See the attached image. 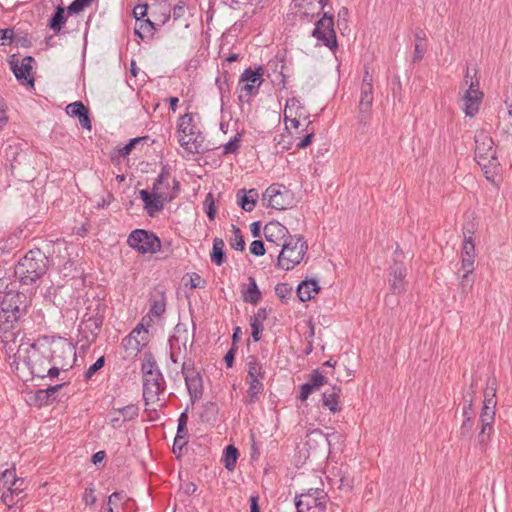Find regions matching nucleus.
I'll return each mask as SVG.
<instances>
[{"label": "nucleus", "instance_id": "1", "mask_svg": "<svg viewBox=\"0 0 512 512\" xmlns=\"http://www.w3.org/2000/svg\"><path fill=\"white\" fill-rule=\"evenodd\" d=\"M51 260L40 248L29 250L15 266V276L22 285L36 284L48 271Z\"/></svg>", "mask_w": 512, "mask_h": 512}, {"label": "nucleus", "instance_id": "2", "mask_svg": "<svg viewBox=\"0 0 512 512\" xmlns=\"http://www.w3.org/2000/svg\"><path fill=\"white\" fill-rule=\"evenodd\" d=\"M143 377V399L145 405L159 400V395L166 390V382L155 357L151 352L144 353L141 365Z\"/></svg>", "mask_w": 512, "mask_h": 512}, {"label": "nucleus", "instance_id": "3", "mask_svg": "<svg viewBox=\"0 0 512 512\" xmlns=\"http://www.w3.org/2000/svg\"><path fill=\"white\" fill-rule=\"evenodd\" d=\"M168 178H170V167L163 165L161 172L153 183L152 191L146 189L139 191V196L144 203V210L150 217H155L164 209L165 202H170L175 198V194H169L161 188V185Z\"/></svg>", "mask_w": 512, "mask_h": 512}, {"label": "nucleus", "instance_id": "4", "mask_svg": "<svg viewBox=\"0 0 512 512\" xmlns=\"http://www.w3.org/2000/svg\"><path fill=\"white\" fill-rule=\"evenodd\" d=\"M247 376L245 382L248 385L246 396L243 402L246 404H254L260 400V396L264 392L263 379L265 378V370L258 357L249 355L246 360Z\"/></svg>", "mask_w": 512, "mask_h": 512}, {"label": "nucleus", "instance_id": "5", "mask_svg": "<svg viewBox=\"0 0 512 512\" xmlns=\"http://www.w3.org/2000/svg\"><path fill=\"white\" fill-rule=\"evenodd\" d=\"M282 249L277 257V266L286 271L292 270L304 258L308 245L302 236H288L281 244Z\"/></svg>", "mask_w": 512, "mask_h": 512}, {"label": "nucleus", "instance_id": "6", "mask_svg": "<svg viewBox=\"0 0 512 512\" xmlns=\"http://www.w3.org/2000/svg\"><path fill=\"white\" fill-rule=\"evenodd\" d=\"M127 244L139 254H155L161 250V240L152 231L145 229L133 230L127 238Z\"/></svg>", "mask_w": 512, "mask_h": 512}, {"label": "nucleus", "instance_id": "7", "mask_svg": "<svg viewBox=\"0 0 512 512\" xmlns=\"http://www.w3.org/2000/svg\"><path fill=\"white\" fill-rule=\"evenodd\" d=\"M57 357V350H48L45 353L40 351L35 344H32L24 357V363L34 377L45 378L46 369Z\"/></svg>", "mask_w": 512, "mask_h": 512}, {"label": "nucleus", "instance_id": "8", "mask_svg": "<svg viewBox=\"0 0 512 512\" xmlns=\"http://www.w3.org/2000/svg\"><path fill=\"white\" fill-rule=\"evenodd\" d=\"M312 36L316 38L322 45L328 47L331 51L338 48V41L334 29V16L330 12H323L312 31Z\"/></svg>", "mask_w": 512, "mask_h": 512}, {"label": "nucleus", "instance_id": "9", "mask_svg": "<svg viewBox=\"0 0 512 512\" xmlns=\"http://www.w3.org/2000/svg\"><path fill=\"white\" fill-rule=\"evenodd\" d=\"M327 494L322 489H309L296 497L297 512H321L325 509Z\"/></svg>", "mask_w": 512, "mask_h": 512}, {"label": "nucleus", "instance_id": "10", "mask_svg": "<svg viewBox=\"0 0 512 512\" xmlns=\"http://www.w3.org/2000/svg\"><path fill=\"white\" fill-rule=\"evenodd\" d=\"M263 199H268V206L284 210L291 206L293 193L284 185L273 183L263 193Z\"/></svg>", "mask_w": 512, "mask_h": 512}, {"label": "nucleus", "instance_id": "11", "mask_svg": "<svg viewBox=\"0 0 512 512\" xmlns=\"http://www.w3.org/2000/svg\"><path fill=\"white\" fill-rule=\"evenodd\" d=\"M475 160L479 166H485L487 161L497 160L494 141L485 131H477L475 136Z\"/></svg>", "mask_w": 512, "mask_h": 512}, {"label": "nucleus", "instance_id": "12", "mask_svg": "<svg viewBox=\"0 0 512 512\" xmlns=\"http://www.w3.org/2000/svg\"><path fill=\"white\" fill-rule=\"evenodd\" d=\"M25 295L16 291H0V308L8 311L11 315L21 318L27 313Z\"/></svg>", "mask_w": 512, "mask_h": 512}, {"label": "nucleus", "instance_id": "13", "mask_svg": "<svg viewBox=\"0 0 512 512\" xmlns=\"http://www.w3.org/2000/svg\"><path fill=\"white\" fill-rule=\"evenodd\" d=\"M105 311L106 306L97 302L94 307H87V312L83 316L82 324L84 325V329L91 333L93 340H95L100 333L105 318Z\"/></svg>", "mask_w": 512, "mask_h": 512}, {"label": "nucleus", "instance_id": "14", "mask_svg": "<svg viewBox=\"0 0 512 512\" xmlns=\"http://www.w3.org/2000/svg\"><path fill=\"white\" fill-rule=\"evenodd\" d=\"M34 58L32 56H25L22 59L21 65L16 58V55H12L9 60L10 68L14 73L16 79L22 84L34 85V77L32 76V63Z\"/></svg>", "mask_w": 512, "mask_h": 512}, {"label": "nucleus", "instance_id": "15", "mask_svg": "<svg viewBox=\"0 0 512 512\" xmlns=\"http://www.w3.org/2000/svg\"><path fill=\"white\" fill-rule=\"evenodd\" d=\"M479 85V81L471 79L469 88L465 91L462 98L464 102V113L466 116L473 117L478 113L479 105L483 98V93L475 88Z\"/></svg>", "mask_w": 512, "mask_h": 512}, {"label": "nucleus", "instance_id": "16", "mask_svg": "<svg viewBox=\"0 0 512 512\" xmlns=\"http://www.w3.org/2000/svg\"><path fill=\"white\" fill-rule=\"evenodd\" d=\"M406 267L403 262L394 261L389 268V287L394 294H400L406 290Z\"/></svg>", "mask_w": 512, "mask_h": 512}, {"label": "nucleus", "instance_id": "17", "mask_svg": "<svg viewBox=\"0 0 512 512\" xmlns=\"http://www.w3.org/2000/svg\"><path fill=\"white\" fill-rule=\"evenodd\" d=\"M288 236H290L288 229L277 221H271L264 226L266 241L276 246H281Z\"/></svg>", "mask_w": 512, "mask_h": 512}, {"label": "nucleus", "instance_id": "18", "mask_svg": "<svg viewBox=\"0 0 512 512\" xmlns=\"http://www.w3.org/2000/svg\"><path fill=\"white\" fill-rule=\"evenodd\" d=\"M148 333V330L143 327V325L139 324L136 328H134L129 335L124 337L121 341V346L126 352L137 354L142 350L145 346L144 339L139 340L138 337L141 333Z\"/></svg>", "mask_w": 512, "mask_h": 512}, {"label": "nucleus", "instance_id": "19", "mask_svg": "<svg viewBox=\"0 0 512 512\" xmlns=\"http://www.w3.org/2000/svg\"><path fill=\"white\" fill-rule=\"evenodd\" d=\"M66 113L71 117H77L82 128L91 130L92 123L89 109L82 101H75L66 106Z\"/></svg>", "mask_w": 512, "mask_h": 512}, {"label": "nucleus", "instance_id": "20", "mask_svg": "<svg viewBox=\"0 0 512 512\" xmlns=\"http://www.w3.org/2000/svg\"><path fill=\"white\" fill-rule=\"evenodd\" d=\"M67 383H61L53 386H49L46 389H38L33 396L34 404L38 407L47 406L57 400V392L66 386Z\"/></svg>", "mask_w": 512, "mask_h": 512}, {"label": "nucleus", "instance_id": "21", "mask_svg": "<svg viewBox=\"0 0 512 512\" xmlns=\"http://www.w3.org/2000/svg\"><path fill=\"white\" fill-rule=\"evenodd\" d=\"M373 87H361L359 101V121L366 123L370 117V110L373 104Z\"/></svg>", "mask_w": 512, "mask_h": 512}, {"label": "nucleus", "instance_id": "22", "mask_svg": "<svg viewBox=\"0 0 512 512\" xmlns=\"http://www.w3.org/2000/svg\"><path fill=\"white\" fill-rule=\"evenodd\" d=\"M184 380L191 403L194 404L202 397L204 392L202 375L201 373H198L192 376L185 377Z\"/></svg>", "mask_w": 512, "mask_h": 512}, {"label": "nucleus", "instance_id": "23", "mask_svg": "<svg viewBox=\"0 0 512 512\" xmlns=\"http://www.w3.org/2000/svg\"><path fill=\"white\" fill-rule=\"evenodd\" d=\"M6 160L10 163V170L13 176H18L16 170L27 160L28 154L18 147L8 146L5 148Z\"/></svg>", "mask_w": 512, "mask_h": 512}, {"label": "nucleus", "instance_id": "24", "mask_svg": "<svg viewBox=\"0 0 512 512\" xmlns=\"http://www.w3.org/2000/svg\"><path fill=\"white\" fill-rule=\"evenodd\" d=\"M268 312L266 308L261 307L257 312L250 317V326L252 329L251 337L254 342H258L261 339L262 332L264 330L263 322L267 319Z\"/></svg>", "mask_w": 512, "mask_h": 512}, {"label": "nucleus", "instance_id": "25", "mask_svg": "<svg viewBox=\"0 0 512 512\" xmlns=\"http://www.w3.org/2000/svg\"><path fill=\"white\" fill-rule=\"evenodd\" d=\"M258 198V191L254 188L240 189L237 192V203L246 212H251L255 208Z\"/></svg>", "mask_w": 512, "mask_h": 512}, {"label": "nucleus", "instance_id": "26", "mask_svg": "<svg viewBox=\"0 0 512 512\" xmlns=\"http://www.w3.org/2000/svg\"><path fill=\"white\" fill-rule=\"evenodd\" d=\"M308 438V444L310 441L313 440L315 442H322L323 444H326L329 448H331L336 443H342L344 441L343 435L338 432L324 434L319 429L311 431L308 435Z\"/></svg>", "mask_w": 512, "mask_h": 512}, {"label": "nucleus", "instance_id": "27", "mask_svg": "<svg viewBox=\"0 0 512 512\" xmlns=\"http://www.w3.org/2000/svg\"><path fill=\"white\" fill-rule=\"evenodd\" d=\"M248 280V285H244L241 290L243 301L252 305H257L262 299V293L254 277L250 276Z\"/></svg>", "mask_w": 512, "mask_h": 512}, {"label": "nucleus", "instance_id": "28", "mask_svg": "<svg viewBox=\"0 0 512 512\" xmlns=\"http://www.w3.org/2000/svg\"><path fill=\"white\" fill-rule=\"evenodd\" d=\"M205 137L203 136L201 131H197L194 136H191L188 140H185L184 137L179 139L180 145L192 154H199L205 151L204 147Z\"/></svg>", "mask_w": 512, "mask_h": 512}, {"label": "nucleus", "instance_id": "29", "mask_svg": "<svg viewBox=\"0 0 512 512\" xmlns=\"http://www.w3.org/2000/svg\"><path fill=\"white\" fill-rule=\"evenodd\" d=\"M264 67L262 65L257 66L255 69L251 67L245 69L239 78V85L242 83H248L256 85L260 88L263 83Z\"/></svg>", "mask_w": 512, "mask_h": 512}, {"label": "nucleus", "instance_id": "30", "mask_svg": "<svg viewBox=\"0 0 512 512\" xmlns=\"http://www.w3.org/2000/svg\"><path fill=\"white\" fill-rule=\"evenodd\" d=\"M320 290L319 284L317 280L311 279V280H304L302 281L296 290L297 296L299 297L300 301L306 302L313 298L312 293H318Z\"/></svg>", "mask_w": 512, "mask_h": 512}, {"label": "nucleus", "instance_id": "31", "mask_svg": "<svg viewBox=\"0 0 512 512\" xmlns=\"http://www.w3.org/2000/svg\"><path fill=\"white\" fill-rule=\"evenodd\" d=\"M341 388L333 386L330 391H326L322 395L323 406L327 407L332 413L341 411L339 406Z\"/></svg>", "mask_w": 512, "mask_h": 512}, {"label": "nucleus", "instance_id": "32", "mask_svg": "<svg viewBox=\"0 0 512 512\" xmlns=\"http://www.w3.org/2000/svg\"><path fill=\"white\" fill-rule=\"evenodd\" d=\"M414 35H415V49H414L412 61L414 63H416L423 59V57L426 53V50H427V45H426V34L421 28H416Z\"/></svg>", "mask_w": 512, "mask_h": 512}, {"label": "nucleus", "instance_id": "33", "mask_svg": "<svg viewBox=\"0 0 512 512\" xmlns=\"http://www.w3.org/2000/svg\"><path fill=\"white\" fill-rule=\"evenodd\" d=\"M210 259L217 266H221L226 262L225 243L222 238H214Z\"/></svg>", "mask_w": 512, "mask_h": 512}, {"label": "nucleus", "instance_id": "34", "mask_svg": "<svg viewBox=\"0 0 512 512\" xmlns=\"http://www.w3.org/2000/svg\"><path fill=\"white\" fill-rule=\"evenodd\" d=\"M178 131L183 134V137L194 136L196 134L198 130L194 124L193 114L186 113L179 118Z\"/></svg>", "mask_w": 512, "mask_h": 512}, {"label": "nucleus", "instance_id": "35", "mask_svg": "<svg viewBox=\"0 0 512 512\" xmlns=\"http://www.w3.org/2000/svg\"><path fill=\"white\" fill-rule=\"evenodd\" d=\"M175 333L169 337L168 342H175L181 344L184 351L187 350V343L189 340V331L184 323H178L174 328Z\"/></svg>", "mask_w": 512, "mask_h": 512}, {"label": "nucleus", "instance_id": "36", "mask_svg": "<svg viewBox=\"0 0 512 512\" xmlns=\"http://www.w3.org/2000/svg\"><path fill=\"white\" fill-rule=\"evenodd\" d=\"M138 27L135 28V34L142 40L145 38H151L156 32V25L150 19H143L137 22Z\"/></svg>", "mask_w": 512, "mask_h": 512}, {"label": "nucleus", "instance_id": "37", "mask_svg": "<svg viewBox=\"0 0 512 512\" xmlns=\"http://www.w3.org/2000/svg\"><path fill=\"white\" fill-rule=\"evenodd\" d=\"M67 17L65 16V9L62 6H57L54 13L49 20V28L54 32H59L63 25L66 23Z\"/></svg>", "mask_w": 512, "mask_h": 512}, {"label": "nucleus", "instance_id": "38", "mask_svg": "<svg viewBox=\"0 0 512 512\" xmlns=\"http://www.w3.org/2000/svg\"><path fill=\"white\" fill-rule=\"evenodd\" d=\"M239 457L238 449L234 445H228L223 451V463L227 470L233 471Z\"/></svg>", "mask_w": 512, "mask_h": 512}, {"label": "nucleus", "instance_id": "39", "mask_svg": "<svg viewBox=\"0 0 512 512\" xmlns=\"http://www.w3.org/2000/svg\"><path fill=\"white\" fill-rule=\"evenodd\" d=\"M0 481L2 483L3 488H6L7 490L17 485V483H24L23 478H17L16 477V469L14 467L6 469L2 472Z\"/></svg>", "mask_w": 512, "mask_h": 512}, {"label": "nucleus", "instance_id": "40", "mask_svg": "<svg viewBox=\"0 0 512 512\" xmlns=\"http://www.w3.org/2000/svg\"><path fill=\"white\" fill-rule=\"evenodd\" d=\"M21 318L11 315L8 311L0 308V331L7 332L14 328V324Z\"/></svg>", "mask_w": 512, "mask_h": 512}, {"label": "nucleus", "instance_id": "41", "mask_svg": "<svg viewBox=\"0 0 512 512\" xmlns=\"http://www.w3.org/2000/svg\"><path fill=\"white\" fill-rule=\"evenodd\" d=\"M218 405L214 402H207L203 405V412L200 415L202 421H215L218 415Z\"/></svg>", "mask_w": 512, "mask_h": 512}, {"label": "nucleus", "instance_id": "42", "mask_svg": "<svg viewBox=\"0 0 512 512\" xmlns=\"http://www.w3.org/2000/svg\"><path fill=\"white\" fill-rule=\"evenodd\" d=\"M240 95L238 96V99L240 102H250V98L252 96H255L258 94L259 87L256 85L248 84V83H242L240 87Z\"/></svg>", "mask_w": 512, "mask_h": 512}, {"label": "nucleus", "instance_id": "43", "mask_svg": "<svg viewBox=\"0 0 512 512\" xmlns=\"http://www.w3.org/2000/svg\"><path fill=\"white\" fill-rule=\"evenodd\" d=\"M234 237L230 239V246L237 251L245 250V240L239 227L232 225Z\"/></svg>", "mask_w": 512, "mask_h": 512}, {"label": "nucleus", "instance_id": "44", "mask_svg": "<svg viewBox=\"0 0 512 512\" xmlns=\"http://www.w3.org/2000/svg\"><path fill=\"white\" fill-rule=\"evenodd\" d=\"M166 311V299L164 294H161L160 299H153L151 301V307L149 310V315L154 317L162 316Z\"/></svg>", "mask_w": 512, "mask_h": 512}, {"label": "nucleus", "instance_id": "45", "mask_svg": "<svg viewBox=\"0 0 512 512\" xmlns=\"http://www.w3.org/2000/svg\"><path fill=\"white\" fill-rule=\"evenodd\" d=\"M148 138V136H142L130 139L127 144L118 149V156L123 158L127 157L138 143L146 141Z\"/></svg>", "mask_w": 512, "mask_h": 512}, {"label": "nucleus", "instance_id": "46", "mask_svg": "<svg viewBox=\"0 0 512 512\" xmlns=\"http://www.w3.org/2000/svg\"><path fill=\"white\" fill-rule=\"evenodd\" d=\"M475 258V243L473 237L467 236L464 232V241L462 247V258Z\"/></svg>", "mask_w": 512, "mask_h": 512}, {"label": "nucleus", "instance_id": "47", "mask_svg": "<svg viewBox=\"0 0 512 512\" xmlns=\"http://www.w3.org/2000/svg\"><path fill=\"white\" fill-rule=\"evenodd\" d=\"M203 205L207 217L209 218V220L213 221L216 217L217 210L215 206L214 196L212 193H208L206 195Z\"/></svg>", "mask_w": 512, "mask_h": 512}, {"label": "nucleus", "instance_id": "48", "mask_svg": "<svg viewBox=\"0 0 512 512\" xmlns=\"http://www.w3.org/2000/svg\"><path fill=\"white\" fill-rule=\"evenodd\" d=\"M480 432L478 433V441L481 445L486 444L491 435L493 434V424L489 423H480Z\"/></svg>", "mask_w": 512, "mask_h": 512}, {"label": "nucleus", "instance_id": "49", "mask_svg": "<svg viewBox=\"0 0 512 512\" xmlns=\"http://www.w3.org/2000/svg\"><path fill=\"white\" fill-rule=\"evenodd\" d=\"M118 411L123 416L124 421H130L138 416L139 408L135 404H129L125 407L119 408Z\"/></svg>", "mask_w": 512, "mask_h": 512}, {"label": "nucleus", "instance_id": "50", "mask_svg": "<svg viewBox=\"0 0 512 512\" xmlns=\"http://www.w3.org/2000/svg\"><path fill=\"white\" fill-rule=\"evenodd\" d=\"M181 373H182L183 377L185 378L188 376L198 374L200 372L195 368L194 360L192 358H188V357L184 356V361L181 366Z\"/></svg>", "mask_w": 512, "mask_h": 512}, {"label": "nucleus", "instance_id": "51", "mask_svg": "<svg viewBox=\"0 0 512 512\" xmlns=\"http://www.w3.org/2000/svg\"><path fill=\"white\" fill-rule=\"evenodd\" d=\"M188 415L187 410L182 412L178 418V426H177V434L178 438H187L188 437V429H187Z\"/></svg>", "mask_w": 512, "mask_h": 512}, {"label": "nucleus", "instance_id": "52", "mask_svg": "<svg viewBox=\"0 0 512 512\" xmlns=\"http://www.w3.org/2000/svg\"><path fill=\"white\" fill-rule=\"evenodd\" d=\"M92 3V0H74L68 7L67 12L68 14H79L82 12L85 8L90 6Z\"/></svg>", "mask_w": 512, "mask_h": 512}, {"label": "nucleus", "instance_id": "53", "mask_svg": "<svg viewBox=\"0 0 512 512\" xmlns=\"http://www.w3.org/2000/svg\"><path fill=\"white\" fill-rule=\"evenodd\" d=\"M308 382L316 389H318L320 386L325 384L327 382V379L322 373L316 369L313 370L312 373L309 375Z\"/></svg>", "mask_w": 512, "mask_h": 512}, {"label": "nucleus", "instance_id": "54", "mask_svg": "<svg viewBox=\"0 0 512 512\" xmlns=\"http://www.w3.org/2000/svg\"><path fill=\"white\" fill-rule=\"evenodd\" d=\"M241 134L235 135L228 143L224 145V154L236 153L240 147Z\"/></svg>", "mask_w": 512, "mask_h": 512}, {"label": "nucleus", "instance_id": "55", "mask_svg": "<svg viewBox=\"0 0 512 512\" xmlns=\"http://www.w3.org/2000/svg\"><path fill=\"white\" fill-rule=\"evenodd\" d=\"M15 38L14 30L12 28L0 29V45H10Z\"/></svg>", "mask_w": 512, "mask_h": 512}, {"label": "nucleus", "instance_id": "56", "mask_svg": "<svg viewBox=\"0 0 512 512\" xmlns=\"http://www.w3.org/2000/svg\"><path fill=\"white\" fill-rule=\"evenodd\" d=\"M105 365V357H99L85 372V378L91 379Z\"/></svg>", "mask_w": 512, "mask_h": 512}, {"label": "nucleus", "instance_id": "57", "mask_svg": "<svg viewBox=\"0 0 512 512\" xmlns=\"http://www.w3.org/2000/svg\"><path fill=\"white\" fill-rule=\"evenodd\" d=\"M498 165V160H492L491 162L487 161L485 166H480L487 180L492 181Z\"/></svg>", "mask_w": 512, "mask_h": 512}, {"label": "nucleus", "instance_id": "58", "mask_svg": "<svg viewBox=\"0 0 512 512\" xmlns=\"http://www.w3.org/2000/svg\"><path fill=\"white\" fill-rule=\"evenodd\" d=\"M51 364H52V366L50 368H47L46 373H45L46 376H48L50 378L57 377L60 373V370L64 369L66 366V364L57 361V358H55Z\"/></svg>", "mask_w": 512, "mask_h": 512}, {"label": "nucleus", "instance_id": "59", "mask_svg": "<svg viewBox=\"0 0 512 512\" xmlns=\"http://www.w3.org/2000/svg\"><path fill=\"white\" fill-rule=\"evenodd\" d=\"M250 253L255 256H263L266 253L264 242L262 240H254L250 244Z\"/></svg>", "mask_w": 512, "mask_h": 512}, {"label": "nucleus", "instance_id": "60", "mask_svg": "<svg viewBox=\"0 0 512 512\" xmlns=\"http://www.w3.org/2000/svg\"><path fill=\"white\" fill-rule=\"evenodd\" d=\"M496 400V379H489L487 382V388L484 392V401L488 399Z\"/></svg>", "mask_w": 512, "mask_h": 512}, {"label": "nucleus", "instance_id": "61", "mask_svg": "<svg viewBox=\"0 0 512 512\" xmlns=\"http://www.w3.org/2000/svg\"><path fill=\"white\" fill-rule=\"evenodd\" d=\"M473 426H474V421H473L472 416H466V418H464L462 425L460 427L461 436L465 437L467 435H470V433L473 430Z\"/></svg>", "mask_w": 512, "mask_h": 512}, {"label": "nucleus", "instance_id": "62", "mask_svg": "<svg viewBox=\"0 0 512 512\" xmlns=\"http://www.w3.org/2000/svg\"><path fill=\"white\" fill-rule=\"evenodd\" d=\"M316 390L308 381L300 385V394L298 398L305 401Z\"/></svg>", "mask_w": 512, "mask_h": 512}, {"label": "nucleus", "instance_id": "63", "mask_svg": "<svg viewBox=\"0 0 512 512\" xmlns=\"http://www.w3.org/2000/svg\"><path fill=\"white\" fill-rule=\"evenodd\" d=\"M148 4H139L134 7L133 9V16L136 20V22L141 21L146 17L147 10H148Z\"/></svg>", "mask_w": 512, "mask_h": 512}, {"label": "nucleus", "instance_id": "64", "mask_svg": "<svg viewBox=\"0 0 512 512\" xmlns=\"http://www.w3.org/2000/svg\"><path fill=\"white\" fill-rule=\"evenodd\" d=\"M190 287L192 289H195V288L203 289L206 287V280L202 279L198 273L194 272L190 275Z\"/></svg>", "mask_w": 512, "mask_h": 512}]
</instances>
